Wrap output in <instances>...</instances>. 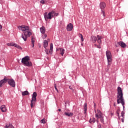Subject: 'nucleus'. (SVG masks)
Masks as SVG:
<instances>
[{"label":"nucleus","instance_id":"obj_35","mask_svg":"<svg viewBox=\"0 0 128 128\" xmlns=\"http://www.w3.org/2000/svg\"><path fill=\"white\" fill-rule=\"evenodd\" d=\"M7 46H12V43H8L7 44Z\"/></svg>","mask_w":128,"mask_h":128},{"label":"nucleus","instance_id":"obj_4","mask_svg":"<svg viewBox=\"0 0 128 128\" xmlns=\"http://www.w3.org/2000/svg\"><path fill=\"white\" fill-rule=\"evenodd\" d=\"M54 10H52L48 14L46 12H44V16L46 22H48V20H52L54 18Z\"/></svg>","mask_w":128,"mask_h":128},{"label":"nucleus","instance_id":"obj_41","mask_svg":"<svg viewBox=\"0 0 128 128\" xmlns=\"http://www.w3.org/2000/svg\"><path fill=\"white\" fill-rule=\"evenodd\" d=\"M69 88L70 90H72V86H69Z\"/></svg>","mask_w":128,"mask_h":128},{"label":"nucleus","instance_id":"obj_24","mask_svg":"<svg viewBox=\"0 0 128 128\" xmlns=\"http://www.w3.org/2000/svg\"><path fill=\"white\" fill-rule=\"evenodd\" d=\"M31 42H32V48H34V37L32 38Z\"/></svg>","mask_w":128,"mask_h":128},{"label":"nucleus","instance_id":"obj_8","mask_svg":"<svg viewBox=\"0 0 128 128\" xmlns=\"http://www.w3.org/2000/svg\"><path fill=\"white\" fill-rule=\"evenodd\" d=\"M8 80L7 82H8V84L10 86H12V88H14V86H16L14 80L12 78H8Z\"/></svg>","mask_w":128,"mask_h":128},{"label":"nucleus","instance_id":"obj_42","mask_svg":"<svg viewBox=\"0 0 128 128\" xmlns=\"http://www.w3.org/2000/svg\"><path fill=\"white\" fill-rule=\"evenodd\" d=\"M2 25L0 24V30H2Z\"/></svg>","mask_w":128,"mask_h":128},{"label":"nucleus","instance_id":"obj_32","mask_svg":"<svg viewBox=\"0 0 128 128\" xmlns=\"http://www.w3.org/2000/svg\"><path fill=\"white\" fill-rule=\"evenodd\" d=\"M122 116V118H124V111H122L121 112V116Z\"/></svg>","mask_w":128,"mask_h":128},{"label":"nucleus","instance_id":"obj_33","mask_svg":"<svg viewBox=\"0 0 128 128\" xmlns=\"http://www.w3.org/2000/svg\"><path fill=\"white\" fill-rule=\"evenodd\" d=\"M41 124H46V119H42L41 120Z\"/></svg>","mask_w":128,"mask_h":128},{"label":"nucleus","instance_id":"obj_25","mask_svg":"<svg viewBox=\"0 0 128 128\" xmlns=\"http://www.w3.org/2000/svg\"><path fill=\"white\" fill-rule=\"evenodd\" d=\"M100 118V122H102L103 124H104V116H102V117Z\"/></svg>","mask_w":128,"mask_h":128},{"label":"nucleus","instance_id":"obj_34","mask_svg":"<svg viewBox=\"0 0 128 128\" xmlns=\"http://www.w3.org/2000/svg\"><path fill=\"white\" fill-rule=\"evenodd\" d=\"M102 14L103 16H104H104H106V13L104 12V11L103 10H102Z\"/></svg>","mask_w":128,"mask_h":128},{"label":"nucleus","instance_id":"obj_46","mask_svg":"<svg viewBox=\"0 0 128 128\" xmlns=\"http://www.w3.org/2000/svg\"><path fill=\"white\" fill-rule=\"evenodd\" d=\"M114 106H116V103H114Z\"/></svg>","mask_w":128,"mask_h":128},{"label":"nucleus","instance_id":"obj_10","mask_svg":"<svg viewBox=\"0 0 128 128\" xmlns=\"http://www.w3.org/2000/svg\"><path fill=\"white\" fill-rule=\"evenodd\" d=\"M97 114H95L96 118H97V120H98V118H100L102 117V112H100V110H97Z\"/></svg>","mask_w":128,"mask_h":128},{"label":"nucleus","instance_id":"obj_48","mask_svg":"<svg viewBox=\"0 0 128 128\" xmlns=\"http://www.w3.org/2000/svg\"><path fill=\"white\" fill-rule=\"evenodd\" d=\"M96 122H98V120H96Z\"/></svg>","mask_w":128,"mask_h":128},{"label":"nucleus","instance_id":"obj_22","mask_svg":"<svg viewBox=\"0 0 128 128\" xmlns=\"http://www.w3.org/2000/svg\"><path fill=\"white\" fill-rule=\"evenodd\" d=\"M30 94V92H28V91L26 90L23 92H22V96H28Z\"/></svg>","mask_w":128,"mask_h":128},{"label":"nucleus","instance_id":"obj_17","mask_svg":"<svg viewBox=\"0 0 128 128\" xmlns=\"http://www.w3.org/2000/svg\"><path fill=\"white\" fill-rule=\"evenodd\" d=\"M84 114L86 116V110H88V104L86 103H84Z\"/></svg>","mask_w":128,"mask_h":128},{"label":"nucleus","instance_id":"obj_40","mask_svg":"<svg viewBox=\"0 0 128 128\" xmlns=\"http://www.w3.org/2000/svg\"><path fill=\"white\" fill-rule=\"evenodd\" d=\"M98 128H102V125H101L100 124H98Z\"/></svg>","mask_w":128,"mask_h":128},{"label":"nucleus","instance_id":"obj_26","mask_svg":"<svg viewBox=\"0 0 128 128\" xmlns=\"http://www.w3.org/2000/svg\"><path fill=\"white\" fill-rule=\"evenodd\" d=\"M5 128H14L12 124H10L8 126L6 125Z\"/></svg>","mask_w":128,"mask_h":128},{"label":"nucleus","instance_id":"obj_39","mask_svg":"<svg viewBox=\"0 0 128 128\" xmlns=\"http://www.w3.org/2000/svg\"><path fill=\"white\" fill-rule=\"evenodd\" d=\"M124 117L121 119L122 122H124Z\"/></svg>","mask_w":128,"mask_h":128},{"label":"nucleus","instance_id":"obj_45","mask_svg":"<svg viewBox=\"0 0 128 128\" xmlns=\"http://www.w3.org/2000/svg\"><path fill=\"white\" fill-rule=\"evenodd\" d=\"M58 110V112H62V110L60 108H59Z\"/></svg>","mask_w":128,"mask_h":128},{"label":"nucleus","instance_id":"obj_21","mask_svg":"<svg viewBox=\"0 0 128 128\" xmlns=\"http://www.w3.org/2000/svg\"><path fill=\"white\" fill-rule=\"evenodd\" d=\"M64 114H65V116H74V113L66 112L64 113Z\"/></svg>","mask_w":128,"mask_h":128},{"label":"nucleus","instance_id":"obj_6","mask_svg":"<svg viewBox=\"0 0 128 128\" xmlns=\"http://www.w3.org/2000/svg\"><path fill=\"white\" fill-rule=\"evenodd\" d=\"M96 38H98V45L94 44V46H96L98 48H101L102 46H100V44H102V36L100 35H97Z\"/></svg>","mask_w":128,"mask_h":128},{"label":"nucleus","instance_id":"obj_36","mask_svg":"<svg viewBox=\"0 0 128 128\" xmlns=\"http://www.w3.org/2000/svg\"><path fill=\"white\" fill-rule=\"evenodd\" d=\"M16 46H18V44H16V43H12V46H15V48H16Z\"/></svg>","mask_w":128,"mask_h":128},{"label":"nucleus","instance_id":"obj_14","mask_svg":"<svg viewBox=\"0 0 128 128\" xmlns=\"http://www.w3.org/2000/svg\"><path fill=\"white\" fill-rule=\"evenodd\" d=\"M73 28H74V27L72 26V23H70L67 26L66 30L68 31H72V30Z\"/></svg>","mask_w":128,"mask_h":128},{"label":"nucleus","instance_id":"obj_31","mask_svg":"<svg viewBox=\"0 0 128 128\" xmlns=\"http://www.w3.org/2000/svg\"><path fill=\"white\" fill-rule=\"evenodd\" d=\"M16 48H18V50H22V48L19 45H16Z\"/></svg>","mask_w":128,"mask_h":128},{"label":"nucleus","instance_id":"obj_13","mask_svg":"<svg viewBox=\"0 0 128 128\" xmlns=\"http://www.w3.org/2000/svg\"><path fill=\"white\" fill-rule=\"evenodd\" d=\"M100 7L101 10H104V8H106V3H104V2H100Z\"/></svg>","mask_w":128,"mask_h":128},{"label":"nucleus","instance_id":"obj_7","mask_svg":"<svg viewBox=\"0 0 128 128\" xmlns=\"http://www.w3.org/2000/svg\"><path fill=\"white\" fill-rule=\"evenodd\" d=\"M38 96V94H36V92H34L32 95V100L30 101L31 108H32V106H34V102H36V96Z\"/></svg>","mask_w":128,"mask_h":128},{"label":"nucleus","instance_id":"obj_20","mask_svg":"<svg viewBox=\"0 0 128 128\" xmlns=\"http://www.w3.org/2000/svg\"><path fill=\"white\" fill-rule=\"evenodd\" d=\"M96 118H92V119L90 118L89 120V122L90 124H94L96 122Z\"/></svg>","mask_w":128,"mask_h":128},{"label":"nucleus","instance_id":"obj_11","mask_svg":"<svg viewBox=\"0 0 128 128\" xmlns=\"http://www.w3.org/2000/svg\"><path fill=\"white\" fill-rule=\"evenodd\" d=\"M23 32L24 34H22L20 38H22L24 42H26L28 40V35L26 34V32Z\"/></svg>","mask_w":128,"mask_h":128},{"label":"nucleus","instance_id":"obj_16","mask_svg":"<svg viewBox=\"0 0 128 128\" xmlns=\"http://www.w3.org/2000/svg\"><path fill=\"white\" fill-rule=\"evenodd\" d=\"M0 110H1V111L2 112H6V110H8V109H6V106H4V105H2L0 106Z\"/></svg>","mask_w":128,"mask_h":128},{"label":"nucleus","instance_id":"obj_43","mask_svg":"<svg viewBox=\"0 0 128 128\" xmlns=\"http://www.w3.org/2000/svg\"><path fill=\"white\" fill-rule=\"evenodd\" d=\"M44 36L45 38H47L48 37V35H46V34H44Z\"/></svg>","mask_w":128,"mask_h":128},{"label":"nucleus","instance_id":"obj_38","mask_svg":"<svg viewBox=\"0 0 128 128\" xmlns=\"http://www.w3.org/2000/svg\"><path fill=\"white\" fill-rule=\"evenodd\" d=\"M55 90H56L57 92H58V88H56V86H54Z\"/></svg>","mask_w":128,"mask_h":128},{"label":"nucleus","instance_id":"obj_27","mask_svg":"<svg viewBox=\"0 0 128 128\" xmlns=\"http://www.w3.org/2000/svg\"><path fill=\"white\" fill-rule=\"evenodd\" d=\"M79 38H80V40L82 42H84V36L81 34H80L78 35Z\"/></svg>","mask_w":128,"mask_h":128},{"label":"nucleus","instance_id":"obj_12","mask_svg":"<svg viewBox=\"0 0 128 128\" xmlns=\"http://www.w3.org/2000/svg\"><path fill=\"white\" fill-rule=\"evenodd\" d=\"M90 40L92 42H93V44H95L96 41L98 42V38L94 36H90Z\"/></svg>","mask_w":128,"mask_h":128},{"label":"nucleus","instance_id":"obj_5","mask_svg":"<svg viewBox=\"0 0 128 128\" xmlns=\"http://www.w3.org/2000/svg\"><path fill=\"white\" fill-rule=\"evenodd\" d=\"M106 56L108 60V68L110 67V66L112 64V52H110V50L106 51Z\"/></svg>","mask_w":128,"mask_h":128},{"label":"nucleus","instance_id":"obj_19","mask_svg":"<svg viewBox=\"0 0 128 128\" xmlns=\"http://www.w3.org/2000/svg\"><path fill=\"white\" fill-rule=\"evenodd\" d=\"M48 40H44L43 43L44 48H48Z\"/></svg>","mask_w":128,"mask_h":128},{"label":"nucleus","instance_id":"obj_18","mask_svg":"<svg viewBox=\"0 0 128 128\" xmlns=\"http://www.w3.org/2000/svg\"><path fill=\"white\" fill-rule=\"evenodd\" d=\"M40 31L41 34H46V28L42 26L40 28Z\"/></svg>","mask_w":128,"mask_h":128},{"label":"nucleus","instance_id":"obj_23","mask_svg":"<svg viewBox=\"0 0 128 128\" xmlns=\"http://www.w3.org/2000/svg\"><path fill=\"white\" fill-rule=\"evenodd\" d=\"M60 54L62 56H64V49L62 48H60Z\"/></svg>","mask_w":128,"mask_h":128},{"label":"nucleus","instance_id":"obj_1","mask_svg":"<svg viewBox=\"0 0 128 128\" xmlns=\"http://www.w3.org/2000/svg\"><path fill=\"white\" fill-rule=\"evenodd\" d=\"M117 92V104H122L123 106V110H124V93H122V88L118 86Z\"/></svg>","mask_w":128,"mask_h":128},{"label":"nucleus","instance_id":"obj_3","mask_svg":"<svg viewBox=\"0 0 128 128\" xmlns=\"http://www.w3.org/2000/svg\"><path fill=\"white\" fill-rule=\"evenodd\" d=\"M30 56H26L22 59V63L26 66H32V63L30 61Z\"/></svg>","mask_w":128,"mask_h":128},{"label":"nucleus","instance_id":"obj_28","mask_svg":"<svg viewBox=\"0 0 128 128\" xmlns=\"http://www.w3.org/2000/svg\"><path fill=\"white\" fill-rule=\"evenodd\" d=\"M54 48V44L52 43H51L50 44V50L52 52V49Z\"/></svg>","mask_w":128,"mask_h":128},{"label":"nucleus","instance_id":"obj_50","mask_svg":"<svg viewBox=\"0 0 128 128\" xmlns=\"http://www.w3.org/2000/svg\"><path fill=\"white\" fill-rule=\"evenodd\" d=\"M48 54V52H46V54Z\"/></svg>","mask_w":128,"mask_h":128},{"label":"nucleus","instance_id":"obj_29","mask_svg":"<svg viewBox=\"0 0 128 128\" xmlns=\"http://www.w3.org/2000/svg\"><path fill=\"white\" fill-rule=\"evenodd\" d=\"M120 109H118L116 111L117 116L120 118Z\"/></svg>","mask_w":128,"mask_h":128},{"label":"nucleus","instance_id":"obj_15","mask_svg":"<svg viewBox=\"0 0 128 128\" xmlns=\"http://www.w3.org/2000/svg\"><path fill=\"white\" fill-rule=\"evenodd\" d=\"M118 44L119 46H121V48H126V43H124L122 41L119 42Z\"/></svg>","mask_w":128,"mask_h":128},{"label":"nucleus","instance_id":"obj_2","mask_svg":"<svg viewBox=\"0 0 128 128\" xmlns=\"http://www.w3.org/2000/svg\"><path fill=\"white\" fill-rule=\"evenodd\" d=\"M18 28L20 30H22V32H26L27 36H32V32L30 30V26H18Z\"/></svg>","mask_w":128,"mask_h":128},{"label":"nucleus","instance_id":"obj_44","mask_svg":"<svg viewBox=\"0 0 128 128\" xmlns=\"http://www.w3.org/2000/svg\"><path fill=\"white\" fill-rule=\"evenodd\" d=\"M2 102V97H1V96H0V102Z\"/></svg>","mask_w":128,"mask_h":128},{"label":"nucleus","instance_id":"obj_30","mask_svg":"<svg viewBox=\"0 0 128 128\" xmlns=\"http://www.w3.org/2000/svg\"><path fill=\"white\" fill-rule=\"evenodd\" d=\"M53 15H54V16H58V13H56V12L55 11H54V13Z\"/></svg>","mask_w":128,"mask_h":128},{"label":"nucleus","instance_id":"obj_37","mask_svg":"<svg viewBox=\"0 0 128 128\" xmlns=\"http://www.w3.org/2000/svg\"><path fill=\"white\" fill-rule=\"evenodd\" d=\"M40 2L42 4H44V0H42Z\"/></svg>","mask_w":128,"mask_h":128},{"label":"nucleus","instance_id":"obj_9","mask_svg":"<svg viewBox=\"0 0 128 128\" xmlns=\"http://www.w3.org/2000/svg\"><path fill=\"white\" fill-rule=\"evenodd\" d=\"M8 77H4L3 80H0V87L2 88L3 86H4L6 82H8Z\"/></svg>","mask_w":128,"mask_h":128},{"label":"nucleus","instance_id":"obj_49","mask_svg":"<svg viewBox=\"0 0 128 128\" xmlns=\"http://www.w3.org/2000/svg\"><path fill=\"white\" fill-rule=\"evenodd\" d=\"M94 112H96V111L95 110Z\"/></svg>","mask_w":128,"mask_h":128},{"label":"nucleus","instance_id":"obj_47","mask_svg":"<svg viewBox=\"0 0 128 128\" xmlns=\"http://www.w3.org/2000/svg\"><path fill=\"white\" fill-rule=\"evenodd\" d=\"M94 108H96V104H94Z\"/></svg>","mask_w":128,"mask_h":128}]
</instances>
